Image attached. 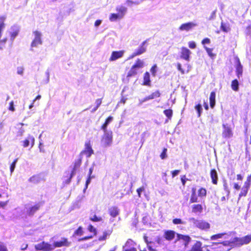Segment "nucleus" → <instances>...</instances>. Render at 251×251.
I'll list each match as a JSON object with an SVG mask.
<instances>
[{"mask_svg":"<svg viewBox=\"0 0 251 251\" xmlns=\"http://www.w3.org/2000/svg\"><path fill=\"white\" fill-rule=\"evenodd\" d=\"M251 241V235H247L242 238L235 237L230 241H226L222 243L225 246H241L247 244Z\"/></svg>","mask_w":251,"mask_h":251,"instance_id":"f257e3e1","label":"nucleus"},{"mask_svg":"<svg viewBox=\"0 0 251 251\" xmlns=\"http://www.w3.org/2000/svg\"><path fill=\"white\" fill-rule=\"evenodd\" d=\"M81 162L82 157H80L78 159L75 161L74 167L71 171V173H70L67 171L65 172L66 175L64 176V178H66V179L64 182V184H68L71 182L72 177L76 174V170L81 165Z\"/></svg>","mask_w":251,"mask_h":251,"instance_id":"f03ea898","label":"nucleus"},{"mask_svg":"<svg viewBox=\"0 0 251 251\" xmlns=\"http://www.w3.org/2000/svg\"><path fill=\"white\" fill-rule=\"evenodd\" d=\"M110 122V116L108 117L104 123L101 126V128L104 131V134L101 139V143L104 146H108L110 143V136L108 132H107L106 128L108 124Z\"/></svg>","mask_w":251,"mask_h":251,"instance_id":"7ed1b4c3","label":"nucleus"},{"mask_svg":"<svg viewBox=\"0 0 251 251\" xmlns=\"http://www.w3.org/2000/svg\"><path fill=\"white\" fill-rule=\"evenodd\" d=\"M117 13L111 14V21H117L123 18L126 12V8L124 6H118L116 8Z\"/></svg>","mask_w":251,"mask_h":251,"instance_id":"20e7f679","label":"nucleus"},{"mask_svg":"<svg viewBox=\"0 0 251 251\" xmlns=\"http://www.w3.org/2000/svg\"><path fill=\"white\" fill-rule=\"evenodd\" d=\"M189 221L193 223L195 226L201 229L207 230L210 228V224L203 220H196L194 218H191L189 219Z\"/></svg>","mask_w":251,"mask_h":251,"instance_id":"39448f33","label":"nucleus"},{"mask_svg":"<svg viewBox=\"0 0 251 251\" xmlns=\"http://www.w3.org/2000/svg\"><path fill=\"white\" fill-rule=\"evenodd\" d=\"M45 180L46 178L42 173L34 175L28 179V182L33 184H37L42 181H44Z\"/></svg>","mask_w":251,"mask_h":251,"instance_id":"423d86ee","label":"nucleus"},{"mask_svg":"<svg viewBox=\"0 0 251 251\" xmlns=\"http://www.w3.org/2000/svg\"><path fill=\"white\" fill-rule=\"evenodd\" d=\"M35 249L36 251H50L53 248L50 243L43 241L35 245Z\"/></svg>","mask_w":251,"mask_h":251,"instance_id":"0eeeda50","label":"nucleus"},{"mask_svg":"<svg viewBox=\"0 0 251 251\" xmlns=\"http://www.w3.org/2000/svg\"><path fill=\"white\" fill-rule=\"evenodd\" d=\"M147 43V40H145L143 42L141 45L138 47V48L135 50L134 52L132 53L131 56L129 57V58H132L136 56L141 55L145 52L147 50V46H146Z\"/></svg>","mask_w":251,"mask_h":251,"instance_id":"6e6552de","label":"nucleus"},{"mask_svg":"<svg viewBox=\"0 0 251 251\" xmlns=\"http://www.w3.org/2000/svg\"><path fill=\"white\" fill-rule=\"evenodd\" d=\"M94 153V151L92 148L90 141H88L85 143V148L80 153V156L82 154H85L87 157H90Z\"/></svg>","mask_w":251,"mask_h":251,"instance_id":"1a4fd4ad","label":"nucleus"},{"mask_svg":"<svg viewBox=\"0 0 251 251\" xmlns=\"http://www.w3.org/2000/svg\"><path fill=\"white\" fill-rule=\"evenodd\" d=\"M33 33L34 35V38L31 43V46L32 47H35L42 44L41 39L42 34L38 30L34 31Z\"/></svg>","mask_w":251,"mask_h":251,"instance_id":"9d476101","label":"nucleus"},{"mask_svg":"<svg viewBox=\"0 0 251 251\" xmlns=\"http://www.w3.org/2000/svg\"><path fill=\"white\" fill-rule=\"evenodd\" d=\"M197 25L192 22L182 24L178 28V30L181 31L188 32L191 30L194 27H196Z\"/></svg>","mask_w":251,"mask_h":251,"instance_id":"9b49d317","label":"nucleus"},{"mask_svg":"<svg viewBox=\"0 0 251 251\" xmlns=\"http://www.w3.org/2000/svg\"><path fill=\"white\" fill-rule=\"evenodd\" d=\"M71 245V242L68 241V238L63 237L61 240L54 242L53 244V248H60L62 247H69Z\"/></svg>","mask_w":251,"mask_h":251,"instance_id":"f8f14e48","label":"nucleus"},{"mask_svg":"<svg viewBox=\"0 0 251 251\" xmlns=\"http://www.w3.org/2000/svg\"><path fill=\"white\" fill-rule=\"evenodd\" d=\"M223 130L222 136L224 138H230L233 136V132L231 128L227 124L223 125Z\"/></svg>","mask_w":251,"mask_h":251,"instance_id":"ddd939ff","label":"nucleus"},{"mask_svg":"<svg viewBox=\"0 0 251 251\" xmlns=\"http://www.w3.org/2000/svg\"><path fill=\"white\" fill-rule=\"evenodd\" d=\"M191 51L185 47H182L181 49L180 57L187 61H190V56Z\"/></svg>","mask_w":251,"mask_h":251,"instance_id":"4468645a","label":"nucleus"},{"mask_svg":"<svg viewBox=\"0 0 251 251\" xmlns=\"http://www.w3.org/2000/svg\"><path fill=\"white\" fill-rule=\"evenodd\" d=\"M41 207V203L39 202L35 204L34 205L30 207L27 210V214L28 216H33L38 210H39Z\"/></svg>","mask_w":251,"mask_h":251,"instance_id":"2eb2a0df","label":"nucleus"},{"mask_svg":"<svg viewBox=\"0 0 251 251\" xmlns=\"http://www.w3.org/2000/svg\"><path fill=\"white\" fill-rule=\"evenodd\" d=\"M35 139L34 137L31 135L28 137L23 141V146L24 148L27 147L30 144L31 147H33L34 144Z\"/></svg>","mask_w":251,"mask_h":251,"instance_id":"dca6fc26","label":"nucleus"},{"mask_svg":"<svg viewBox=\"0 0 251 251\" xmlns=\"http://www.w3.org/2000/svg\"><path fill=\"white\" fill-rule=\"evenodd\" d=\"M124 54V50L114 51L112 52L111 61L116 60L123 57Z\"/></svg>","mask_w":251,"mask_h":251,"instance_id":"f3484780","label":"nucleus"},{"mask_svg":"<svg viewBox=\"0 0 251 251\" xmlns=\"http://www.w3.org/2000/svg\"><path fill=\"white\" fill-rule=\"evenodd\" d=\"M176 233L173 230H166L164 232L163 237L168 241L172 240L176 235Z\"/></svg>","mask_w":251,"mask_h":251,"instance_id":"a211bd4d","label":"nucleus"},{"mask_svg":"<svg viewBox=\"0 0 251 251\" xmlns=\"http://www.w3.org/2000/svg\"><path fill=\"white\" fill-rule=\"evenodd\" d=\"M177 240H182L184 242L185 247H186L191 240V238L187 235H184L180 234H176Z\"/></svg>","mask_w":251,"mask_h":251,"instance_id":"6ab92c4d","label":"nucleus"},{"mask_svg":"<svg viewBox=\"0 0 251 251\" xmlns=\"http://www.w3.org/2000/svg\"><path fill=\"white\" fill-rule=\"evenodd\" d=\"M210 177L212 179V182L214 184H217L218 183V174L215 169H212L210 171Z\"/></svg>","mask_w":251,"mask_h":251,"instance_id":"aec40b11","label":"nucleus"},{"mask_svg":"<svg viewBox=\"0 0 251 251\" xmlns=\"http://www.w3.org/2000/svg\"><path fill=\"white\" fill-rule=\"evenodd\" d=\"M236 75L238 78L242 75L243 73V66L241 65L240 61L238 60L236 66Z\"/></svg>","mask_w":251,"mask_h":251,"instance_id":"412c9836","label":"nucleus"},{"mask_svg":"<svg viewBox=\"0 0 251 251\" xmlns=\"http://www.w3.org/2000/svg\"><path fill=\"white\" fill-rule=\"evenodd\" d=\"M89 219L90 221L93 222H98L102 221V218L100 216H98L96 215V214L95 213V212L92 211L91 212Z\"/></svg>","mask_w":251,"mask_h":251,"instance_id":"4be33fe9","label":"nucleus"},{"mask_svg":"<svg viewBox=\"0 0 251 251\" xmlns=\"http://www.w3.org/2000/svg\"><path fill=\"white\" fill-rule=\"evenodd\" d=\"M215 97H216V93L215 92L213 91L211 92L209 101H210V107L213 108L215 105Z\"/></svg>","mask_w":251,"mask_h":251,"instance_id":"5701e85b","label":"nucleus"},{"mask_svg":"<svg viewBox=\"0 0 251 251\" xmlns=\"http://www.w3.org/2000/svg\"><path fill=\"white\" fill-rule=\"evenodd\" d=\"M201 243L200 242L197 241L193 246L192 249L189 251H201Z\"/></svg>","mask_w":251,"mask_h":251,"instance_id":"b1692460","label":"nucleus"},{"mask_svg":"<svg viewBox=\"0 0 251 251\" xmlns=\"http://www.w3.org/2000/svg\"><path fill=\"white\" fill-rule=\"evenodd\" d=\"M151 83L150 76L148 72H146L144 76V83L145 85H150Z\"/></svg>","mask_w":251,"mask_h":251,"instance_id":"393cba45","label":"nucleus"},{"mask_svg":"<svg viewBox=\"0 0 251 251\" xmlns=\"http://www.w3.org/2000/svg\"><path fill=\"white\" fill-rule=\"evenodd\" d=\"M134 242L131 239H128L125 245L123 247V249H130L131 247H134Z\"/></svg>","mask_w":251,"mask_h":251,"instance_id":"a878e982","label":"nucleus"},{"mask_svg":"<svg viewBox=\"0 0 251 251\" xmlns=\"http://www.w3.org/2000/svg\"><path fill=\"white\" fill-rule=\"evenodd\" d=\"M83 234V228L82 226H79L74 232L73 236H81Z\"/></svg>","mask_w":251,"mask_h":251,"instance_id":"bb28decb","label":"nucleus"},{"mask_svg":"<svg viewBox=\"0 0 251 251\" xmlns=\"http://www.w3.org/2000/svg\"><path fill=\"white\" fill-rule=\"evenodd\" d=\"M202 208L201 204H194L193 206L192 212L194 213L201 212Z\"/></svg>","mask_w":251,"mask_h":251,"instance_id":"cd10ccee","label":"nucleus"},{"mask_svg":"<svg viewBox=\"0 0 251 251\" xmlns=\"http://www.w3.org/2000/svg\"><path fill=\"white\" fill-rule=\"evenodd\" d=\"M231 88L235 91L239 89V82L237 79L233 80L231 82Z\"/></svg>","mask_w":251,"mask_h":251,"instance_id":"c85d7f7f","label":"nucleus"},{"mask_svg":"<svg viewBox=\"0 0 251 251\" xmlns=\"http://www.w3.org/2000/svg\"><path fill=\"white\" fill-rule=\"evenodd\" d=\"M5 18L3 16L0 17V37H1V31L4 28L5 24L4 21Z\"/></svg>","mask_w":251,"mask_h":251,"instance_id":"c756f323","label":"nucleus"},{"mask_svg":"<svg viewBox=\"0 0 251 251\" xmlns=\"http://www.w3.org/2000/svg\"><path fill=\"white\" fill-rule=\"evenodd\" d=\"M145 0H127V2L128 5L131 6L132 4L138 5Z\"/></svg>","mask_w":251,"mask_h":251,"instance_id":"7c9ffc66","label":"nucleus"},{"mask_svg":"<svg viewBox=\"0 0 251 251\" xmlns=\"http://www.w3.org/2000/svg\"><path fill=\"white\" fill-rule=\"evenodd\" d=\"M221 28L223 31L226 32H227L230 30L229 25L228 24L224 23L223 22L221 23Z\"/></svg>","mask_w":251,"mask_h":251,"instance_id":"2f4dec72","label":"nucleus"},{"mask_svg":"<svg viewBox=\"0 0 251 251\" xmlns=\"http://www.w3.org/2000/svg\"><path fill=\"white\" fill-rule=\"evenodd\" d=\"M144 63L143 61L139 59H138L136 61V63L133 65L134 67L139 69L143 67Z\"/></svg>","mask_w":251,"mask_h":251,"instance_id":"473e14b6","label":"nucleus"},{"mask_svg":"<svg viewBox=\"0 0 251 251\" xmlns=\"http://www.w3.org/2000/svg\"><path fill=\"white\" fill-rule=\"evenodd\" d=\"M197 201H198L197 196L195 193V190L193 189V192L191 195L190 202L191 203H193V202H197Z\"/></svg>","mask_w":251,"mask_h":251,"instance_id":"72a5a7b5","label":"nucleus"},{"mask_svg":"<svg viewBox=\"0 0 251 251\" xmlns=\"http://www.w3.org/2000/svg\"><path fill=\"white\" fill-rule=\"evenodd\" d=\"M119 210L117 207L111 209V216L116 217L119 214Z\"/></svg>","mask_w":251,"mask_h":251,"instance_id":"f704fd0d","label":"nucleus"},{"mask_svg":"<svg viewBox=\"0 0 251 251\" xmlns=\"http://www.w3.org/2000/svg\"><path fill=\"white\" fill-rule=\"evenodd\" d=\"M137 69H136L135 67H134L133 66L128 72L127 76H132L135 75L137 74Z\"/></svg>","mask_w":251,"mask_h":251,"instance_id":"c9c22d12","label":"nucleus"},{"mask_svg":"<svg viewBox=\"0 0 251 251\" xmlns=\"http://www.w3.org/2000/svg\"><path fill=\"white\" fill-rule=\"evenodd\" d=\"M226 233H219L215 235H213L211 237V240H215L218 238H222L224 236L226 235Z\"/></svg>","mask_w":251,"mask_h":251,"instance_id":"e433bc0d","label":"nucleus"},{"mask_svg":"<svg viewBox=\"0 0 251 251\" xmlns=\"http://www.w3.org/2000/svg\"><path fill=\"white\" fill-rule=\"evenodd\" d=\"M160 96V93L159 91L152 93L151 95L149 96V98L150 100L153 99L155 98H158Z\"/></svg>","mask_w":251,"mask_h":251,"instance_id":"4c0bfd02","label":"nucleus"},{"mask_svg":"<svg viewBox=\"0 0 251 251\" xmlns=\"http://www.w3.org/2000/svg\"><path fill=\"white\" fill-rule=\"evenodd\" d=\"M18 160V158L15 159L10 164V171L11 174H12L14 172L15 168V166H16V164Z\"/></svg>","mask_w":251,"mask_h":251,"instance_id":"58836bf2","label":"nucleus"},{"mask_svg":"<svg viewBox=\"0 0 251 251\" xmlns=\"http://www.w3.org/2000/svg\"><path fill=\"white\" fill-rule=\"evenodd\" d=\"M248 190L249 189L243 187L241 189V192L239 195V199H240L241 197L243 196H246V195L247 194Z\"/></svg>","mask_w":251,"mask_h":251,"instance_id":"ea45409f","label":"nucleus"},{"mask_svg":"<svg viewBox=\"0 0 251 251\" xmlns=\"http://www.w3.org/2000/svg\"><path fill=\"white\" fill-rule=\"evenodd\" d=\"M198 195L200 197H205L206 195V190L205 188H201L198 191Z\"/></svg>","mask_w":251,"mask_h":251,"instance_id":"a19ab883","label":"nucleus"},{"mask_svg":"<svg viewBox=\"0 0 251 251\" xmlns=\"http://www.w3.org/2000/svg\"><path fill=\"white\" fill-rule=\"evenodd\" d=\"M88 230L89 232L93 233V236L97 234V231L95 228L92 225H89L88 226Z\"/></svg>","mask_w":251,"mask_h":251,"instance_id":"79ce46f5","label":"nucleus"},{"mask_svg":"<svg viewBox=\"0 0 251 251\" xmlns=\"http://www.w3.org/2000/svg\"><path fill=\"white\" fill-rule=\"evenodd\" d=\"M164 113L169 119H170L172 116L173 111L171 109H167L164 111Z\"/></svg>","mask_w":251,"mask_h":251,"instance_id":"37998d69","label":"nucleus"},{"mask_svg":"<svg viewBox=\"0 0 251 251\" xmlns=\"http://www.w3.org/2000/svg\"><path fill=\"white\" fill-rule=\"evenodd\" d=\"M195 109L197 111L198 114V117H200L201 115V113L202 110V106L201 104H199L195 106Z\"/></svg>","mask_w":251,"mask_h":251,"instance_id":"c03bdc74","label":"nucleus"},{"mask_svg":"<svg viewBox=\"0 0 251 251\" xmlns=\"http://www.w3.org/2000/svg\"><path fill=\"white\" fill-rule=\"evenodd\" d=\"M167 149L166 148H164L163 151L160 154V157L162 159H164L167 158Z\"/></svg>","mask_w":251,"mask_h":251,"instance_id":"a18cd8bd","label":"nucleus"},{"mask_svg":"<svg viewBox=\"0 0 251 251\" xmlns=\"http://www.w3.org/2000/svg\"><path fill=\"white\" fill-rule=\"evenodd\" d=\"M204 48L205 50H206V52H207L208 54L211 57L215 56V55L212 53V49L207 48L206 47H204Z\"/></svg>","mask_w":251,"mask_h":251,"instance_id":"49530a36","label":"nucleus"},{"mask_svg":"<svg viewBox=\"0 0 251 251\" xmlns=\"http://www.w3.org/2000/svg\"><path fill=\"white\" fill-rule=\"evenodd\" d=\"M157 71V66L156 65H154L151 69V72L152 74V75L153 76H155L156 75V73Z\"/></svg>","mask_w":251,"mask_h":251,"instance_id":"de8ad7c7","label":"nucleus"},{"mask_svg":"<svg viewBox=\"0 0 251 251\" xmlns=\"http://www.w3.org/2000/svg\"><path fill=\"white\" fill-rule=\"evenodd\" d=\"M101 100L100 99H98L96 100V107L94 109V111H95L101 104Z\"/></svg>","mask_w":251,"mask_h":251,"instance_id":"09e8293b","label":"nucleus"},{"mask_svg":"<svg viewBox=\"0 0 251 251\" xmlns=\"http://www.w3.org/2000/svg\"><path fill=\"white\" fill-rule=\"evenodd\" d=\"M93 237V235L86 236H84L82 238L78 239V241H84V240H87L91 239Z\"/></svg>","mask_w":251,"mask_h":251,"instance_id":"8fccbe9b","label":"nucleus"},{"mask_svg":"<svg viewBox=\"0 0 251 251\" xmlns=\"http://www.w3.org/2000/svg\"><path fill=\"white\" fill-rule=\"evenodd\" d=\"M224 188L225 191L227 193V196H228L230 193V191H229V190L228 189L227 184L226 182H225L224 183Z\"/></svg>","mask_w":251,"mask_h":251,"instance_id":"3c124183","label":"nucleus"},{"mask_svg":"<svg viewBox=\"0 0 251 251\" xmlns=\"http://www.w3.org/2000/svg\"><path fill=\"white\" fill-rule=\"evenodd\" d=\"M24 69L23 67H19L17 68V74L20 75L23 74Z\"/></svg>","mask_w":251,"mask_h":251,"instance_id":"603ef678","label":"nucleus"},{"mask_svg":"<svg viewBox=\"0 0 251 251\" xmlns=\"http://www.w3.org/2000/svg\"><path fill=\"white\" fill-rule=\"evenodd\" d=\"M188 44L189 48L191 49H194L196 47V44L194 41L189 42Z\"/></svg>","mask_w":251,"mask_h":251,"instance_id":"864d4df0","label":"nucleus"},{"mask_svg":"<svg viewBox=\"0 0 251 251\" xmlns=\"http://www.w3.org/2000/svg\"><path fill=\"white\" fill-rule=\"evenodd\" d=\"M0 251H8L6 246L3 244H0Z\"/></svg>","mask_w":251,"mask_h":251,"instance_id":"5fc2aeb1","label":"nucleus"},{"mask_svg":"<svg viewBox=\"0 0 251 251\" xmlns=\"http://www.w3.org/2000/svg\"><path fill=\"white\" fill-rule=\"evenodd\" d=\"M145 191V188L144 187H141L137 189V192L138 193V195L139 197H141V194L142 192Z\"/></svg>","mask_w":251,"mask_h":251,"instance_id":"6e6d98bb","label":"nucleus"},{"mask_svg":"<svg viewBox=\"0 0 251 251\" xmlns=\"http://www.w3.org/2000/svg\"><path fill=\"white\" fill-rule=\"evenodd\" d=\"M8 109L11 111H15V108L14 106V102L13 101H11L9 103V106Z\"/></svg>","mask_w":251,"mask_h":251,"instance_id":"4d7b16f0","label":"nucleus"},{"mask_svg":"<svg viewBox=\"0 0 251 251\" xmlns=\"http://www.w3.org/2000/svg\"><path fill=\"white\" fill-rule=\"evenodd\" d=\"M173 222L174 224H183L181 220L180 219H175L173 220Z\"/></svg>","mask_w":251,"mask_h":251,"instance_id":"13d9d810","label":"nucleus"},{"mask_svg":"<svg viewBox=\"0 0 251 251\" xmlns=\"http://www.w3.org/2000/svg\"><path fill=\"white\" fill-rule=\"evenodd\" d=\"M247 34L251 37V24L247 27Z\"/></svg>","mask_w":251,"mask_h":251,"instance_id":"bf43d9fd","label":"nucleus"},{"mask_svg":"<svg viewBox=\"0 0 251 251\" xmlns=\"http://www.w3.org/2000/svg\"><path fill=\"white\" fill-rule=\"evenodd\" d=\"M216 17V12L213 11L211 14L210 17L209 18V20H212L214 19Z\"/></svg>","mask_w":251,"mask_h":251,"instance_id":"052dcab7","label":"nucleus"},{"mask_svg":"<svg viewBox=\"0 0 251 251\" xmlns=\"http://www.w3.org/2000/svg\"><path fill=\"white\" fill-rule=\"evenodd\" d=\"M179 172H180L179 170H175V171H172V176L174 177L176 176L177 175H178Z\"/></svg>","mask_w":251,"mask_h":251,"instance_id":"680f3d73","label":"nucleus"},{"mask_svg":"<svg viewBox=\"0 0 251 251\" xmlns=\"http://www.w3.org/2000/svg\"><path fill=\"white\" fill-rule=\"evenodd\" d=\"M251 183H250V182H247V181H246L245 182L244 184V185H243V187H245V188H247V189H249V188H250V186H251Z\"/></svg>","mask_w":251,"mask_h":251,"instance_id":"e2e57ef3","label":"nucleus"},{"mask_svg":"<svg viewBox=\"0 0 251 251\" xmlns=\"http://www.w3.org/2000/svg\"><path fill=\"white\" fill-rule=\"evenodd\" d=\"M210 42V40L209 38H205L202 41V44L204 45L205 44H209Z\"/></svg>","mask_w":251,"mask_h":251,"instance_id":"0e129e2a","label":"nucleus"},{"mask_svg":"<svg viewBox=\"0 0 251 251\" xmlns=\"http://www.w3.org/2000/svg\"><path fill=\"white\" fill-rule=\"evenodd\" d=\"M177 69L181 72L182 74L184 73V70L181 68V65L180 63L177 64Z\"/></svg>","mask_w":251,"mask_h":251,"instance_id":"69168bd1","label":"nucleus"},{"mask_svg":"<svg viewBox=\"0 0 251 251\" xmlns=\"http://www.w3.org/2000/svg\"><path fill=\"white\" fill-rule=\"evenodd\" d=\"M148 217L147 216H144L142 218V222L144 225L147 224L148 223Z\"/></svg>","mask_w":251,"mask_h":251,"instance_id":"338daca9","label":"nucleus"},{"mask_svg":"<svg viewBox=\"0 0 251 251\" xmlns=\"http://www.w3.org/2000/svg\"><path fill=\"white\" fill-rule=\"evenodd\" d=\"M123 251H137V250L134 247H131L130 249H125Z\"/></svg>","mask_w":251,"mask_h":251,"instance_id":"774afa93","label":"nucleus"}]
</instances>
